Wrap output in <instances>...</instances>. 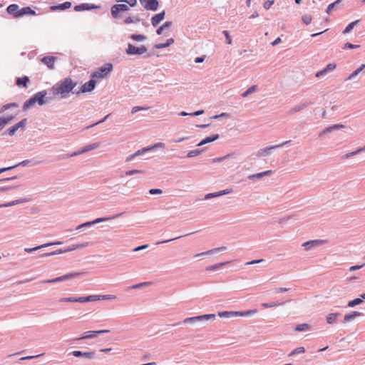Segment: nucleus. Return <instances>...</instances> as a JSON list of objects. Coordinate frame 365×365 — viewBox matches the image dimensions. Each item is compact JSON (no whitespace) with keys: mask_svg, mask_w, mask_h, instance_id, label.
<instances>
[{"mask_svg":"<svg viewBox=\"0 0 365 365\" xmlns=\"http://www.w3.org/2000/svg\"><path fill=\"white\" fill-rule=\"evenodd\" d=\"M76 86L77 81H73L69 77L65 78L52 86L53 96H60V98H66L68 93L75 92L74 88Z\"/></svg>","mask_w":365,"mask_h":365,"instance_id":"f257e3e1","label":"nucleus"},{"mask_svg":"<svg viewBox=\"0 0 365 365\" xmlns=\"http://www.w3.org/2000/svg\"><path fill=\"white\" fill-rule=\"evenodd\" d=\"M113 66L110 63H106L91 74V78H103L107 76L113 71Z\"/></svg>","mask_w":365,"mask_h":365,"instance_id":"f03ea898","label":"nucleus"},{"mask_svg":"<svg viewBox=\"0 0 365 365\" xmlns=\"http://www.w3.org/2000/svg\"><path fill=\"white\" fill-rule=\"evenodd\" d=\"M83 274V272H70L53 279L42 280L41 283H56L63 282L81 276Z\"/></svg>","mask_w":365,"mask_h":365,"instance_id":"7ed1b4c3","label":"nucleus"},{"mask_svg":"<svg viewBox=\"0 0 365 365\" xmlns=\"http://www.w3.org/2000/svg\"><path fill=\"white\" fill-rule=\"evenodd\" d=\"M47 94V91L43 90L33 95L31 98L35 103H37L39 106H43L51 99V97L46 96Z\"/></svg>","mask_w":365,"mask_h":365,"instance_id":"20e7f679","label":"nucleus"},{"mask_svg":"<svg viewBox=\"0 0 365 365\" xmlns=\"http://www.w3.org/2000/svg\"><path fill=\"white\" fill-rule=\"evenodd\" d=\"M94 78H92L88 81L86 82L81 86L79 91L75 90L73 93H76L78 96L81 93H85L93 91L96 86V81Z\"/></svg>","mask_w":365,"mask_h":365,"instance_id":"39448f33","label":"nucleus"},{"mask_svg":"<svg viewBox=\"0 0 365 365\" xmlns=\"http://www.w3.org/2000/svg\"><path fill=\"white\" fill-rule=\"evenodd\" d=\"M147 51L148 49L144 45L137 47L131 43H128L125 51L128 55H143Z\"/></svg>","mask_w":365,"mask_h":365,"instance_id":"423d86ee","label":"nucleus"},{"mask_svg":"<svg viewBox=\"0 0 365 365\" xmlns=\"http://www.w3.org/2000/svg\"><path fill=\"white\" fill-rule=\"evenodd\" d=\"M128 10L129 7L128 6V5L124 4H117L111 6L110 14L113 18L116 19L119 17V14L120 12H124Z\"/></svg>","mask_w":365,"mask_h":365,"instance_id":"0eeeda50","label":"nucleus"},{"mask_svg":"<svg viewBox=\"0 0 365 365\" xmlns=\"http://www.w3.org/2000/svg\"><path fill=\"white\" fill-rule=\"evenodd\" d=\"M68 355H72L75 357H82L88 360L93 359L96 357V352L93 351H73L68 354Z\"/></svg>","mask_w":365,"mask_h":365,"instance_id":"6e6552de","label":"nucleus"},{"mask_svg":"<svg viewBox=\"0 0 365 365\" xmlns=\"http://www.w3.org/2000/svg\"><path fill=\"white\" fill-rule=\"evenodd\" d=\"M140 4L145 10L148 11H157L159 6V1L158 0H139Z\"/></svg>","mask_w":365,"mask_h":365,"instance_id":"1a4fd4ad","label":"nucleus"},{"mask_svg":"<svg viewBox=\"0 0 365 365\" xmlns=\"http://www.w3.org/2000/svg\"><path fill=\"white\" fill-rule=\"evenodd\" d=\"M290 142H291L290 140H287V141L283 142L278 145H270V146H267L264 148H261L257 151V157L267 156L271 150H274L275 148H280V147L283 146L284 145L289 143Z\"/></svg>","mask_w":365,"mask_h":365,"instance_id":"9d476101","label":"nucleus"},{"mask_svg":"<svg viewBox=\"0 0 365 365\" xmlns=\"http://www.w3.org/2000/svg\"><path fill=\"white\" fill-rule=\"evenodd\" d=\"M100 6H96L93 4H88V3H82L78 5H76L73 8L74 11H89L95 9L100 8Z\"/></svg>","mask_w":365,"mask_h":365,"instance_id":"9b49d317","label":"nucleus"},{"mask_svg":"<svg viewBox=\"0 0 365 365\" xmlns=\"http://www.w3.org/2000/svg\"><path fill=\"white\" fill-rule=\"evenodd\" d=\"M98 146H99L98 143H93V144L86 145V146L83 147L80 150L71 153V155H69V156L70 157L77 156L78 155L85 153L90 150L96 149L97 148H98Z\"/></svg>","mask_w":365,"mask_h":365,"instance_id":"f8f14e48","label":"nucleus"},{"mask_svg":"<svg viewBox=\"0 0 365 365\" xmlns=\"http://www.w3.org/2000/svg\"><path fill=\"white\" fill-rule=\"evenodd\" d=\"M150 150H152V148H148V146L143 148L142 149H140V150H137L136 152H135L133 154L128 155L126 158L125 161L130 162V161L133 160L135 157L143 155Z\"/></svg>","mask_w":365,"mask_h":365,"instance_id":"ddd939ff","label":"nucleus"},{"mask_svg":"<svg viewBox=\"0 0 365 365\" xmlns=\"http://www.w3.org/2000/svg\"><path fill=\"white\" fill-rule=\"evenodd\" d=\"M15 118L13 115H6L0 117V132Z\"/></svg>","mask_w":365,"mask_h":365,"instance_id":"4468645a","label":"nucleus"},{"mask_svg":"<svg viewBox=\"0 0 365 365\" xmlns=\"http://www.w3.org/2000/svg\"><path fill=\"white\" fill-rule=\"evenodd\" d=\"M165 16V11L163 10L161 12L155 14L151 18V24L153 26H157L164 19Z\"/></svg>","mask_w":365,"mask_h":365,"instance_id":"2eb2a0df","label":"nucleus"},{"mask_svg":"<svg viewBox=\"0 0 365 365\" xmlns=\"http://www.w3.org/2000/svg\"><path fill=\"white\" fill-rule=\"evenodd\" d=\"M324 243L323 240H309L307 242H305L302 244V246L304 247L306 250H309L312 249L313 247H316L318 246L322 245Z\"/></svg>","mask_w":365,"mask_h":365,"instance_id":"dca6fc26","label":"nucleus"},{"mask_svg":"<svg viewBox=\"0 0 365 365\" xmlns=\"http://www.w3.org/2000/svg\"><path fill=\"white\" fill-rule=\"evenodd\" d=\"M36 16L37 15L36 11L29 6L23 7L20 9L18 14L16 15V18L22 17L24 16Z\"/></svg>","mask_w":365,"mask_h":365,"instance_id":"f3484780","label":"nucleus"},{"mask_svg":"<svg viewBox=\"0 0 365 365\" xmlns=\"http://www.w3.org/2000/svg\"><path fill=\"white\" fill-rule=\"evenodd\" d=\"M57 58L53 56H46L41 58V62L50 69L54 68V63Z\"/></svg>","mask_w":365,"mask_h":365,"instance_id":"a211bd4d","label":"nucleus"},{"mask_svg":"<svg viewBox=\"0 0 365 365\" xmlns=\"http://www.w3.org/2000/svg\"><path fill=\"white\" fill-rule=\"evenodd\" d=\"M272 173V170H268L264 172L258 173L256 174L250 175L247 178L251 180H259L264 176H269Z\"/></svg>","mask_w":365,"mask_h":365,"instance_id":"6ab92c4d","label":"nucleus"},{"mask_svg":"<svg viewBox=\"0 0 365 365\" xmlns=\"http://www.w3.org/2000/svg\"><path fill=\"white\" fill-rule=\"evenodd\" d=\"M345 126L342 124H334L332 125H330L329 127L325 128L323 129V130L319 134V137H322L323 135L328 134L329 133H331L334 130H339L340 128H343Z\"/></svg>","mask_w":365,"mask_h":365,"instance_id":"aec40b11","label":"nucleus"},{"mask_svg":"<svg viewBox=\"0 0 365 365\" xmlns=\"http://www.w3.org/2000/svg\"><path fill=\"white\" fill-rule=\"evenodd\" d=\"M232 191V189H226L216 192H211L205 195V200H210L213 197H220L226 194H229Z\"/></svg>","mask_w":365,"mask_h":365,"instance_id":"412c9836","label":"nucleus"},{"mask_svg":"<svg viewBox=\"0 0 365 365\" xmlns=\"http://www.w3.org/2000/svg\"><path fill=\"white\" fill-rule=\"evenodd\" d=\"M71 6H72L71 2H70V1H65V2H63L62 4H59L58 5L51 6L50 7V10L52 11H57V10L63 11V10H66V9H68L71 8Z\"/></svg>","mask_w":365,"mask_h":365,"instance_id":"4be33fe9","label":"nucleus"},{"mask_svg":"<svg viewBox=\"0 0 365 365\" xmlns=\"http://www.w3.org/2000/svg\"><path fill=\"white\" fill-rule=\"evenodd\" d=\"M364 314L357 311H352L349 314H346L343 320V323H346L354 320L356 317L363 316Z\"/></svg>","mask_w":365,"mask_h":365,"instance_id":"5701e85b","label":"nucleus"},{"mask_svg":"<svg viewBox=\"0 0 365 365\" xmlns=\"http://www.w3.org/2000/svg\"><path fill=\"white\" fill-rule=\"evenodd\" d=\"M313 103L312 101H304L303 103L300 104V105H298L294 108H292L289 111V113L292 114V113H297V112H299L301 111L302 110L304 109L306 107L312 105Z\"/></svg>","mask_w":365,"mask_h":365,"instance_id":"b1692460","label":"nucleus"},{"mask_svg":"<svg viewBox=\"0 0 365 365\" xmlns=\"http://www.w3.org/2000/svg\"><path fill=\"white\" fill-rule=\"evenodd\" d=\"M39 163V161L38 160H36V159H31V160H23L14 165H12L11 167H13V168H15L16 167H19V166H34V165H36Z\"/></svg>","mask_w":365,"mask_h":365,"instance_id":"393cba45","label":"nucleus"},{"mask_svg":"<svg viewBox=\"0 0 365 365\" xmlns=\"http://www.w3.org/2000/svg\"><path fill=\"white\" fill-rule=\"evenodd\" d=\"M219 138H220V135L217 133L207 136L205 138L202 139L198 144H197V146H202L207 143L214 142L215 140H217Z\"/></svg>","mask_w":365,"mask_h":365,"instance_id":"a878e982","label":"nucleus"},{"mask_svg":"<svg viewBox=\"0 0 365 365\" xmlns=\"http://www.w3.org/2000/svg\"><path fill=\"white\" fill-rule=\"evenodd\" d=\"M20 11L19 6L18 4H12L7 6L6 11L9 14L13 16L14 18H16V15Z\"/></svg>","mask_w":365,"mask_h":365,"instance_id":"bb28decb","label":"nucleus"},{"mask_svg":"<svg viewBox=\"0 0 365 365\" xmlns=\"http://www.w3.org/2000/svg\"><path fill=\"white\" fill-rule=\"evenodd\" d=\"M29 83V78L26 76L20 77V78H17L16 80V84L19 87L27 88Z\"/></svg>","mask_w":365,"mask_h":365,"instance_id":"cd10ccee","label":"nucleus"},{"mask_svg":"<svg viewBox=\"0 0 365 365\" xmlns=\"http://www.w3.org/2000/svg\"><path fill=\"white\" fill-rule=\"evenodd\" d=\"M97 334L96 333H93V331H88L84 333V335L78 338L73 339L71 340V344H73V341H78V340H82V339H91L93 337H96Z\"/></svg>","mask_w":365,"mask_h":365,"instance_id":"c85d7f7f","label":"nucleus"},{"mask_svg":"<svg viewBox=\"0 0 365 365\" xmlns=\"http://www.w3.org/2000/svg\"><path fill=\"white\" fill-rule=\"evenodd\" d=\"M124 212H121L117 215H115L113 216L108 217H98L96 220H93L92 222H93V225L100 222H106L110 220L115 219L120 216H121Z\"/></svg>","mask_w":365,"mask_h":365,"instance_id":"c756f323","label":"nucleus"},{"mask_svg":"<svg viewBox=\"0 0 365 365\" xmlns=\"http://www.w3.org/2000/svg\"><path fill=\"white\" fill-rule=\"evenodd\" d=\"M199 319H200V318L198 317V316L192 317H187V318H185L182 322V323H184V324H194V323L198 322ZM180 324H181L180 322H177V323L173 324V326H178V325H179Z\"/></svg>","mask_w":365,"mask_h":365,"instance_id":"7c9ffc66","label":"nucleus"},{"mask_svg":"<svg viewBox=\"0 0 365 365\" xmlns=\"http://www.w3.org/2000/svg\"><path fill=\"white\" fill-rule=\"evenodd\" d=\"M173 43H174V39L173 38H170L167 39L165 43L155 44L154 48H157V49L165 48L170 46Z\"/></svg>","mask_w":365,"mask_h":365,"instance_id":"2f4dec72","label":"nucleus"},{"mask_svg":"<svg viewBox=\"0 0 365 365\" xmlns=\"http://www.w3.org/2000/svg\"><path fill=\"white\" fill-rule=\"evenodd\" d=\"M229 262H224L217 263V264H215L213 265L207 266L205 268V270L206 271H216V270L219 269L220 268L222 267L223 266H225V264H228Z\"/></svg>","mask_w":365,"mask_h":365,"instance_id":"473e14b6","label":"nucleus"},{"mask_svg":"<svg viewBox=\"0 0 365 365\" xmlns=\"http://www.w3.org/2000/svg\"><path fill=\"white\" fill-rule=\"evenodd\" d=\"M365 68V64H362L357 69L354 71L346 79L345 81H349L355 78L360 72H361Z\"/></svg>","mask_w":365,"mask_h":365,"instance_id":"72a5a7b5","label":"nucleus"},{"mask_svg":"<svg viewBox=\"0 0 365 365\" xmlns=\"http://www.w3.org/2000/svg\"><path fill=\"white\" fill-rule=\"evenodd\" d=\"M173 25L172 21H165L163 25L159 26L157 30L156 33L158 35H161L163 32L165 31V29L170 28Z\"/></svg>","mask_w":365,"mask_h":365,"instance_id":"f704fd0d","label":"nucleus"},{"mask_svg":"<svg viewBox=\"0 0 365 365\" xmlns=\"http://www.w3.org/2000/svg\"><path fill=\"white\" fill-rule=\"evenodd\" d=\"M140 21H141L140 18L138 16V15H136V16H133L127 17L124 20L123 23L125 24H129L140 22Z\"/></svg>","mask_w":365,"mask_h":365,"instance_id":"c9c22d12","label":"nucleus"},{"mask_svg":"<svg viewBox=\"0 0 365 365\" xmlns=\"http://www.w3.org/2000/svg\"><path fill=\"white\" fill-rule=\"evenodd\" d=\"M340 315L339 313H330L327 316V322L329 324H333L336 319L337 318V317H339Z\"/></svg>","mask_w":365,"mask_h":365,"instance_id":"e433bc0d","label":"nucleus"},{"mask_svg":"<svg viewBox=\"0 0 365 365\" xmlns=\"http://www.w3.org/2000/svg\"><path fill=\"white\" fill-rule=\"evenodd\" d=\"M17 130H18L17 128H16V127L14 125L13 126L10 127L7 130H6L4 132H3L1 135L2 136H4V135L14 136L16 134Z\"/></svg>","mask_w":365,"mask_h":365,"instance_id":"4c0bfd02","label":"nucleus"},{"mask_svg":"<svg viewBox=\"0 0 365 365\" xmlns=\"http://www.w3.org/2000/svg\"><path fill=\"white\" fill-rule=\"evenodd\" d=\"M17 130H18L17 128H16V127L14 125L13 126L10 127L7 130H6L4 132H3L1 135L2 136H4V135L14 136L16 134Z\"/></svg>","mask_w":365,"mask_h":365,"instance_id":"58836bf2","label":"nucleus"},{"mask_svg":"<svg viewBox=\"0 0 365 365\" xmlns=\"http://www.w3.org/2000/svg\"><path fill=\"white\" fill-rule=\"evenodd\" d=\"M359 22V20H356L354 21H352L351 23H349L346 26V28L344 29L343 31V34H348L349 32H351V31L354 29V27Z\"/></svg>","mask_w":365,"mask_h":365,"instance_id":"ea45409f","label":"nucleus"},{"mask_svg":"<svg viewBox=\"0 0 365 365\" xmlns=\"http://www.w3.org/2000/svg\"><path fill=\"white\" fill-rule=\"evenodd\" d=\"M19 106L18 103H7V104H5L1 108H0V114L4 113V111L10 109V108H17Z\"/></svg>","mask_w":365,"mask_h":365,"instance_id":"a19ab883","label":"nucleus"},{"mask_svg":"<svg viewBox=\"0 0 365 365\" xmlns=\"http://www.w3.org/2000/svg\"><path fill=\"white\" fill-rule=\"evenodd\" d=\"M65 252H66V248H60V249L56 250L51 252H47V253L42 254L41 255V257H48V256L55 255L65 253Z\"/></svg>","mask_w":365,"mask_h":365,"instance_id":"79ce46f5","label":"nucleus"},{"mask_svg":"<svg viewBox=\"0 0 365 365\" xmlns=\"http://www.w3.org/2000/svg\"><path fill=\"white\" fill-rule=\"evenodd\" d=\"M129 38L133 41H142L146 39V36L143 34H131Z\"/></svg>","mask_w":365,"mask_h":365,"instance_id":"37998d69","label":"nucleus"},{"mask_svg":"<svg viewBox=\"0 0 365 365\" xmlns=\"http://www.w3.org/2000/svg\"><path fill=\"white\" fill-rule=\"evenodd\" d=\"M204 149H195L187 153V158H192L199 155L203 152Z\"/></svg>","mask_w":365,"mask_h":365,"instance_id":"c03bdc74","label":"nucleus"},{"mask_svg":"<svg viewBox=\"0 0 365 365\" xmlns=\"http://www.w3.org/2000/svg\"><path fill=\"white\" fill-rule=\"evenodd\" d=\"M35 104V103L34 102L32 98L31 97L29 99L26 100L24 105H23V107H22V110L24 111H26L29 108H31V106H33Z\"/></svg>","mask_w":365,"mask_h":365,"instance_id":"a18cd8bd","label":"nucleus"},{"mask_svg":"<svg viewBox=\"0 0 365 365\" xmlns=\"http://www.w3.org/2000/svg\"><path fill=\"white\" fill-rule=\"evenodd\" d=\"M363 302V300L361 297L356 298L353 300H351L348 302L347 307H354L356 305L361 304Z\"/></svg>","mask_w":365,"mask_h":365,"instance_id":"49530a36","label":"nucleus"},{"mask_svg":"<svg viewBox=\"0 0 365 365\" xmlns=\"http://www.w3.org/2000/svg\"><path fill=\"white\" fill-rule=\"evenodd\" d=\"M341 1H342V0H336V1H334V2L331 3V4H330L327 6V9H326V13H327V14H330V12H331L332 10H334V9H336V6H337L339 4H340V3L341 2Z\"/></svg>","mask_w":365,"mask_h":365,"instance_id":"de8ad7c7","label":"nucleus"},{"mask_svg":"<svg viewBox=\"0 0 365 365\" xmlns=\"http://www.w3.org/2000/svg\"><path fill=\"white\" fill-rule=\"evenodd\" d=\"M198 317L200 318L199 322H202L203 320L214 319H215L216 316L214 314H206L199 315Z\"/></svg>","mask_w":365,"mask_h":365,"instance_id":"09e8293b","label":"nucleus"},{"mask_svg":"<svg viewBox=\"0 0 365 365\" xmlns=\"http://www.w3.org/2000/svg\"><path fill=\"white\" fill-rule=\"evenodd\" d=\"M309 328V325L308 324L304 323V324H297L295 327L294 330L297 331H303L307 330Z\"/></svg>","mask_w":365,"mask_h":365,"instance_id":"8fccbe9b","label":"nucleus"},{"mask_svg":"<svg viewBox=\"0 0 365 365\" xmlns=\"http://www.w3.org/2000/svg\"><path fill=\"white\" fill-rule=\"evenodd\" d=\"M151 284H152L151 282H140V283L132 285L131 287H129V289H139V288H141V287H146V286L150 285Z\"/></svg>","mask_w":365,"mask_h":365,"instance_id":"3c124183","label":"nucleus"},{"mask_svg":"<svg viewBox=\"0 0 365 365\" xmlns=\"http://www.w3.org/2000/svg\"><path fill=\"white\" fill-rule=\"evenodd\" d=\"M257 86L254 85L250 86L248 89H247L242 94V96L243 98L247 97L250 94L252 93L254 91H256Z\"/></svg>","mask_w":365,"mask_h":365,"instance_id":"603ef678","label":"nucleus"},{"mask_svg":"<svg viewBox=\"0 0 365 365\" xmlns=\"http://www.w3.org/2000/svg\"><path fill=\"white\" fill-rule=\"evenodd\" d=\"M305 352V349L303 346L297 347V349H294L289 354V356H292L298 354H302Z\"/></svg>","mask_w":365,"mask_h":365,"instance_id":"864d4df0","label":"nucleus"},{"mask_svg":"<svg viewBox=\"0 0 365 365\" xmlns=\"http://www.w3.org/2000/svg\"><path fill=\"white\" fill-rule=\"evenodd\" d=\"M284 304L283 302H273L269 303H262V306L264 308H272L278 305H282Z\"/></svg>","mask_w":365,"mask_h":365,"instance_id":"5fc2aeb1","label":"nucleus"},{"mask_svg":"<svg viewBox=\"0 0 365 365\" xmlns=\"http://www.w3.org/2000/svg\"><path fill=\"white\" fill-rule=\"evenodd\" d=\"M27 118H23L19 123H16L14 126L16 127V128H17V130H19V128H24L27 124Z\"/></svg>","mask_w":365,"mask_h":365,"instance_id":"6e6d98bb","label":"nucleus"},{"mask_svg":"<svg viewBox=\"0 0 365 365\" xmlns=\"http://www.w3.org/2000/svg\"><path fill=\"white\" fill-rule=\"evenodd\" d=\"M220 317L231 318L232 317V311H222L218 312Z\"/></svg>","mask_w":365,"mask_h":365,"instance_id":"4d7b16f0","label":"nucleus"},{"mask_svg":"<svg viewBox=\"0 0 365 365\" xmlns=\"http://www.w3.org/2000/svg\"><path fill=\"white\" fill-rule=\"evenodd\" d=\"M312 16L309 14H304L302 17V21L306 25L309 24L312 22Z\"/></svg>","mask_w":365,"mask_h":365,"instance_id":"13d9d810","label":"nucleus"},{"mask_svg":"<svg viewBox=\"0 0 365 365\" xmlns=\"http://www.w3.org/2000/svg\"><path fill=\"white\" fill-rule=\"evenodd\" d=\"M115 1L119 3V2H125L127 3L130 7H134L137 5V0H114Z\"/></svg>","mask_w":365,"mask_h":365,"instance_id":"bf43d9fd","label":"nucleus"},{"mask_svg":"<svg viewBox=\"0 0 365 365\" xmlns=\"http://www.w3.org/2000/svg\"><path fill=\"white\" fill-rule=\"evenodd\" d=\"M360 47V45H357V44H352L349 42H346L344 46H343V49H353V48H359Z\"/></svg>","mask_w":365,"mask_h":365,"instance_id":"052dcab7","label":"nucleus"},{"mask_svg":"<svg viewBox=\"0 0 365 365\" xmlns=\"http://www.w3.org/2000/svg\"><path fill=\"white\" fill-rule=\"evenodd\" d=\"M149 108L148 107H143V106H135L132 108L131 110V113L132 114H134L138 111H141V110H148Z\"/></svg>","mask_w":365,"mask_h":365,"instance_id":"680f3d73","label":"nucleus"},{"mask_svg":"<svg viewBox=\"0 0 365 365\" xmlns=\"http://www.w3.org/2000/svg\"><path fill=\"white\" fill-rule=\"evenodd\" d=\"M43 247H45L44 244L41 245H39V246H36V247H33V248H25L24 251L26 252L31 253V252H33L36 251V250H40L41 248H43Z\"/></svg>","mask_w":365,"mask_h":365,"instance_id":"e2e57ef3","label":"nucleus"},{"mask_svg":"<svg viewBox=\"0 0 365 365\" xmlns=\"http://www.w3.org/2000/svg\"><path fill=\"white\" fill-rule=\"evenodd\" d=\"M92 225H93V222H92V221H88V222H86L79 225L78 226L76 227V230H81L82 228L88 227Z\"/></svg>","mask_w":365,"mask_h":365,"instance_id":"0e129e2a","label":"nucleus"},{"mask_svg":"<svg viewBox=\"0 0 365 365\" xmlns=\"http://www.w3.org/2000/svg\"><path fill=\"white\" fill-rule=\"evenodd\" d=\"M59 302H76V297H63L59 299Z\"/></svg>","mask_w":365,"mask_h":365,"instance_id":"69168bd1","label":"nucleus"},{"mask_svg":"<svg viewBox=\"0 0 365 365\" xmlns=\"http://www.w3.org/2000/svg\"><path fill=\"white\" fill-rule=\"evenodd\" d=\"M226 250H227L226 247L222 246V247H220L211 249V250H208V252H211L212 254H215V253H217L218 252L225 251Z\"/></svg>","mask_w":365,"mask_h":365,"instance_id":"338daca9","label":"nucleus"},{"mask_svg":"<svg viewBox=\"0 0 365 365\" xmlns=\"http://www.w3.org/2000/svg\"><path fill=\"white\" fill-rule=\"evenodd\" d=\"M336 67V64L334 63H329L327 65V66L324 68L326 70V72H329L334 71Z\"/></svg>","mask_w":365,"mask_h":365,"instance_id":"774afa93","label":"nucleus"}]
</instances>
